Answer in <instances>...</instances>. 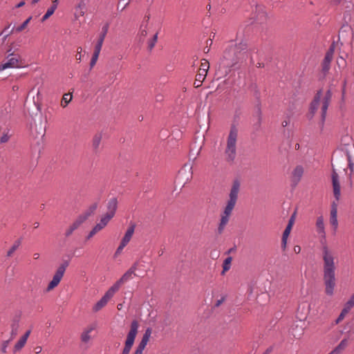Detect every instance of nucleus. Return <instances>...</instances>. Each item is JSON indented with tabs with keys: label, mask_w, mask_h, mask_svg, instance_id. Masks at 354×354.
I'll list each match as a JSON object with an SVG mask.
<instances>
[{
	"label": "nucleus",
	"mask_w": 354,
	"mask_h": 354,
	"mask_svg": "<svg viewBox=\"0 0 354 354\" xmlns=\"http://www.w3.org/2000/svg\"><path fill=\"white\" fill-rule=\"evenodd\" d=\"M138 322L133 320L131 324L130 330L129 331L124 343V346L121 354H129L131 349L135 342L136 337L138 330Z\"/></svg>",
	"instance_id": "nucleus-7"
},
{
	"label": "nucleus",
	"mask_w": 354,
	"mask_h": 354,
	"mask_svg": "<svg viewBox=\"0 0 354 354\" xmlns=\"http://www.w3.org/2000/svg\"><path fill=\"white\" fill-rule=\"evenodd\" d=\"M118 207V201L116 198H112L109 200L107 205V212L103 216L109 221L114 216Z\"/></svg>",
	"instance_id": "nucleus-15"
},
{
	"label": "nucleus",
	"mask_w": 354,
	"mask_h": 354,
	"mask_svg": "<svg viewBox=\"0 0 354 354\" xmlns=\"http://www.w3.org/2000/svg\"><path fill=\"white\" fill-rule=\"evenodd\" d=\"M39 223L38 222H35V223H34V227H35V228H37V227H39Z\"/></svg>",
	"instance_id": "nucleus-58"
},
{
	"label": "nucleus",
	"mask_w": 354,
	"mask_h": 354,
	"mask_svg": "<svg viewBox=\"0 0 354 354\" xmlns=\"http://www.w3.org/2000/svg\"><path fill=\"white\" fill-rule=\"evenodd\" d=\"M82 48L78 47L77 48V53L76 55V59L80 62L82 59Z\"/></svg>",
	"instance_id": "nucleus-46"
},
{
	"label": "nucleus",
	"mask_w": 354,
	"mask_h": 354,
	"mask_svg": "<svg viewBox=\"0 0 354 354\" xmlns=\"http://www.w3.org/2000/svg\"><path fill=\"white\" fill-rule=\"evenodd\" d=\"M293 251L296 253V254H299L300 252H301V247L299 245H295L294 246L293 248Z\"/></svg>",
	"instance_id": "nucleus-49"
},
{
	"label": "nucleus",
	"mask_w": 354,
	"mask_h": 354,
	"mask_svg": "<svg viewBox=\"0 0 354 354\" xmlns=\"http://www.w3.org/2000/svg\"><path fill=\"white\" fill-rule=\"evenodd\" d=\"M39 0H32V3L35 4L36 3H37Z\"/></svg>",
	"instance_id": "nucleus-60"
},
{
	"label": "nucleus",
	"mask_w": 354,
	"mask_h": 354,
	"mask_svg": "<svg viewBox=\"0 0 354 354\" xmlns=\"http://www.w3.org/2000/svg\"><path fill=\"white\" fill-rule=\"evenodd\" d=\"M31 19H32V17H29L26 21H24L21 24V25L17 27L15 30L18 32H21L27 26V25L28 24V23L30 21Z\"/></svg>",
	"instance_id": "nucleus-36"
},
{
	"label": "nucleus",
	"mask_w": 354,
	"mask_h": 354,
	"mask_svg": "<svg viewBox=\"0 0 354 354\" xmlns=\"http://www.w3.org/2000/svg\"><path fill=\"white\" fill-rule=\"evenodd\" d=\"M20 243L21 242L19 240L15 241V243L12 245L10 249L8 251L7 255L8 257L11 256L13 254V252L19 248Z\"/></svg>",
	"instance_id": "nucleus-37"
},
{
	"label": "nucleus",
	"mask_w": 354,
	"mask_h": 354,
	"mask_svg": "<svg viewBox=\"0 0 354 354\" xmlns=\"http://www.w3.org/2000/svg\"><path fill=\"white\" fill-rule=\"evenodd\" d=\"M239 189L240 182L238 180H236L233 182V185L229 195V199L227 202V205L224 209V211L221 214L218 227V231L220 234L223 232L225 225L227 224L230 220V215L237 201Z\"/></svg>",
	"instance_id": "nucleus-3"
},
{
	"label": "nucleus",
	"mask_w": 354,
	"mask_h": 354,
	"mask_svg": "<svg viewBox=\"0 0 354 354\" xmlns=\"http://www.w3.org/2000/svg\"><path fill=\"white\" fill-rule=\"evenodd\" d=\"M86 8V3L84 0H80L78 3L75 6V10L78 12L80 16L84 15V9Z\"/></svg>",
	"instance_id": "nucleus-29"
},
{
	"label": "nucleus",
	"mask_w": 354,
	"mask_h": 354,
	"mask_svg": "<svg viewBox=\"0 0 354 354\" xmlns=\"http://www.w3.org/2000/svg\"><path fill=\"white\" fill-rule=\"evenodd\" d=\"M68 266V261H64L59 266L53 277L52 280L48 284L46 288L47 292L51 291L59 285Z\"/></svg>",
	"instance_id": "nucleus-8"
},
{
	"label": "nucleus",
	"mask_w": 354,
	"mask_h": 354,
	"mask_svg": "<svg viewBox=\"0 0 354 354\" xmlns=\"http://www.w3.org/2000/svg\"><path fill=\"white\" fill-rule=\"evenodd\" d=\"M332 98V93L328 90L322 100V120L324 122L326 119L327 109Z\"/></svg>",
	"instance_id": "nucleus-16"
},
{
	"label": "nucleus",
	"mask_w": 354,
	"mask_h": 354,
	"mask_svg": "<svg viewBox=\"0 0 354 354\" xmlns=\"http://www.w3.org/2000/svg\"><path fill=\"white\" fill-rule=\"evenodd\" d=\"M8 137L6 135H4L1 138L0 140L1 142H6L8 141Z\"/></svg>",
	"instance_id": "nucleus-53"
},
{
	"label": "nucleus",
	"mask_w": 354,
	"mask_h": 354,
	"mask_svg": "<svg viewBox=\"0 0 354 354\" xmlns=\"http://www.w3.org/2000/svg\"><path fill=\"white\" fill-rule=\"evenodd\" d=\"M109 222V221L106 218L102 216L100 222L97 223L88 234L86 238V240L91 239L96 233L104 229Z\"/></svg>",
	"instance_id": "nucleus-17"
},
{
	"label": "nucleus",
	"mask_w": 354,
	"mask_h": 354,
	"mask_svg": "<svg viewBox=\"0 0 354 354\" xmlns=\"http://www.w3.org/2000/svg\"><path fill=\"white\" fill-rule=\"evenodd\" d=\"M354 306V293L351 296L350 299L345 304L344 308L348 310V312L352 309Z\"/></svg>",
	"instance_id": "nucleus-32"
},
{
	"label": "nucleus",
	"mask_w": 354,
	"mask_h": 354,
	"mask_svg": "<svg viewBox=\"0 0 354 354\" xmlns=\"http://www.w3.org/2000/svg\"><path fill=\"white\" fill-rule=\"evenodd\" d=\"M131 0H120L118 4L117 9L120 12L123 11L129 4Z\"/></svg>",
	"instance_id": "nucleus-33"
},
{
	"label": "nucleus",
	"mask_w": 354,
	"mask_h": 354,
	"mask_svg": "<svg viewBox=\"0 0 354 354\" xmlns=\"http://www.w3.org/2000/svg\"><path fill=\"white\" fill-rule=\"evenodd\" d=\"M84 221L78 217L77 219L70 226L68 230L66 232V236L71 235L73 232L76 230Z\"/></svg>",
	"instance_id": "nucleus-26"
},
{
	"label": "nucleus",
	"mask_w": 354,
	"mask_h": 354,
	"mask_svg": "<svg viewBox=\"0 0 354 354\" xmlns=\"http://www.w3.org/2000/svg\"><path fill=\"white\" fill-rule=\"evenodd\" d=\"M42 348L41 346H37L35 348V351L37 353H39L41 351Z\"/></svg>",
	"instance_id": "nucleus-55"
},
{
	"label": "nucleus",
	"mask_w": 354,
	"mask_h": 354,
	"mask_svg": "<svg viewBox=\"0 0 354 354\" xmlns=\"http://www.w3.org/2000/svg\"><path fill=\"white\" fill-rule=\"evenodd\" d=\"M246 48L247 45L243 41L239 43L231 41L224 51L221 65L230 68L245 59L247 57Z\"/></svg>",
	"instance_id": "nucleus-2"
},
{
	"label": "nucleus",
	"mask_w": 354,
	"mask_h": 354,
	"mask_svg": "<svg viewBox=\"0 0 354 354\" xmlns=\"http://www.w3.org/2000/svg\"><path fill=\"white\" fill-rule=\"evenodd\" d=\"M158 39V33H156L153 38L149 41L148 46L150 50H151L154 46L157 41Z\"/></svg>",
	"instance_id": "nucleus-40"
},
{
	"label": "nucleus",
	"mask_w": 354,
	"mask_h": 354,
	"mask_svg": "<svg viewBox=\"0 0 354 354\" xmlns=\"http://www.w3.org/2000/svg\"><path fill=\"white\" fill-rule=\"evenodd\" d=\"M333 167V172L331 174L332 178V185H333V192L334 197L335 198L336 201H333L331 205L330 209V223L333 227L334 232L336 231L338 226L337 221V203L341 197V191H340V182L339 177L335 168L333 164H332Z\"/></svg>",
	"instance_id": "nucleus-4"
},
{
	"label": "nucleus",
	"mask_w": 354,
	"mask_h": 354,
	"mask_svg": "<svg viewBox=\"0 0 354 354\" xmlns=\"http://www.w3.org/2000/svg\"><path fill=\"white\" fill-rule=\"evenodd\" d=\"M209 68V63L206 59H203L201 63L199 73L196 75V81L194 82L195 87H199L205 80Z\"/></svg>",
	"instance_id": "nucleus-14"
},
{
	"label": "nucleus",
	"mask_w": 354,
	"mask_h": 354,
	"mask_svg": "<svg viewBox=\"0 0 354 354\" xmlns=\"http://www.w3.org/2000/svg\"><path fill=\"white\" fill-rule=\"evenodd\" d=\"M72 99H73L72 93H65L62 97V99L61 101V106L63 108L66 107L68 106V104H69V102L72 100Z\"/></svg>",
	"instance_id": "nucleus-28"
},
{
	"label": "nucleus",
	"mask_w": 354,
	"mask_h": 354,
	"mask_svg": "<svg viewBox=\"0 0 354 354\" xmlns=\"http://www.w3.org/2000/svg\"><path fill=\"white\" fill-rule=\"evenodd\" d=\"M333 59V55L328 54L326 53V56L324 57V69L326 70L328 69L329 64Z\"/></svg>",
	"instance_id": "nucleus-35"
},
{
	"label": "nucleus",
	"mask_w": 354,
	"mask_h": 354,
	"mask_svg": "<svg viewBox=\"0 0 354 354\" xmlns=\"http://www.w3.org/2000/svg\"><path fill=\"white\" fill-rule=\"evenodd\" d=\"M238 130L233 126L231 127L227 138V144L225 149V160L228 162H233L236 157V142Z\"/></svg>",
	"instance_id": "nucleus-5"
},
{
	"label": "nucleus",
	"mask_w": 354,
	"mask_h": 354,
	"mask_svg": "<svg viewBox=\"0 0 354 354\" xmlns=\"http://www.w3.org/2000/svg\"><path fill=\"white\" fill-rule=\"evenodd\" d=\"M295 222V214H293L290 218L289 219L288 223L287 225H290V227H292V225Z\"/></svg>",
	"instance_id": "nucleus-48"
},
{
	"label": "nucleus",
	"mask_w": 354,
	"mask_h": 354,
	"mask_svg": "<svg viewBox=\"0 0 354 354\" xmlns=\"http://www.w3.org/2000/svg\"><path fill=\"white\" fill-rule=\"evenodd\" d=\"M345 86H346V81H344V86H343V89H342L343 94H344V93H345Z\"/></svg>",
	"instance_id": "nucleus-57"
},
{
	"label": "nucleus",
	"mask_w": 354,
	"mask_h": 354,
	"mask_svg": "<svg viewBox=\"0 0 354 354\" xmlns=\"http://www.w3.org/2000/svg\"><path fill=\"white\" fill-rule=\"evenodd\" d=\"M232 258L231 257H228L224 260L223 268V270L222 272V274H224L226 271L229 270L231 266Z\"/></svg>",
	"instance_id": "nucleus-31"
},
{
	"label": "nucleus",
	"mask_w": 354,
	"mask_h": 354,
	"mask_svg": "<svg viewBox=\"0 0 354 354\" xmlns=\"http://www.w3.org/2000/svg\"><path fill=\"white\" fill-rule=\"evenodd\" d=\"M99 55H100V54H97V53H93L91 62H90L91 68H93L95 65V64L97 61V59L99 57Z\"/></svg>",
	"instance_id": "nucleus-42"
},
{
	"label": "nucleus",
	"mask_w": 354,
	"mask_h": 354,
	"mask_svg": "<svg viewBox=\"0 0 354 354\" xmlns=\"http://www.w3.org/2000/svg\"><path fill=\"white\" fill-rule=\"evenodd\" d=\"M347 313H348V311L343 308L340 315H339V317H337V319L336 320V323L338 324L339 322H340L344 318L345 315Z\"/></svg>",
	"instance_id": "nucleus-43"
},
{
	"label": "nucleus",
	"mask_w": 354,
	"mask_h": 354,
	"mask_svg": "<svg viewBox=\"0 0 354 354\" xmlns=\"http://www.w3.org/2000/svg\"><path fill=\"white\" fill-rule=\"evenodd\" d=\"M341 143L345 145L342 150L345 151L348 162V167L351 171V174H352L353 172L354 167V145H352V138L349 135H346L342 137Z\"/></svg>",
	"instance_id": "nucleus-6"
},
{
	"label": "nucleus",
	"mask_w": 354,
	"mask_h": 354,
	"mask_svg": "<svg viewBox=\"0 0 354 354\" xmlns=\"http://www.w3.org/2000/svg\"><path fill=\"white\" fill-rule=\"evenodd\" d=\"M291 230L292 227H290V225H287L285 230L283 231L281 240V248L283 249V250H285L286 248L288 238V236L290 235Z\"/></svg>",
	"instance_id": "nucleus-25"
},
{
	"label": "nucleus",
	"mask_w": 354,
	"mask_h": 354,
	"mask_svg": "<svg viewBox=\"0 0 354 354\" xmlns=\"http://www.w3.org/2000/svg\"><path fill=\"white\" fill-rule=\"evenodd\" d=\"M97 207V204L93 203L82 214L80 215L79 217L84 222L89 216L93 214Z\"/></svg>",
	"instance_id": "nucleus-24"
},
{
	"label": "nucleus",
	"mask_w": 354,
	"mask_h": 354,
	"mask_svg": "<svg viewBox=\"0 0 354 354\" xmlns=\"http://www.w3.org/2000/svg\"><path fill=\"white\" fill-rule=\"evenodd\" d=\"M103 41L97 40V44H95L94 52L95 53H97V54L100 53L102 45H103Z\"/></svg>",
	"instance_id": "nucleus-41"
},
{
	"label": "nucleus",
	"mask_w": 354,
	"mask_h": 354,
	"mask_svg": "<svg viewBox=\"0 0 354 354\" xmlns=\"http://www.w3.org/2000/svg\"><path fill=\"white\" fill-rule=\"evenodd\" d=\"M21 62L19 56L11 53L7 57V60L0 63V71H3L8 68H21Z\"/></svg>",
	"instance_id": "nucleus-10"
},
{
	"label": "nucleus",
	"mask_w": 354,
	"mask_h": 354,
	"mask_svg": "<svg viewBox=\"0 0 354 354\" xmlns=\"http://www.w3.org/2000/svg\"><path fill=\"white\" fill-rule=\"evenodd\" d=\"M10 25H9L8 27L5 28L3 29V30L1 32H0V37L3 35V41H6V39L8 38V37L13 32L14 28L10 32L7 31L8 29L10 28Z\"/></svg>",
	"instance_id": "nucleus-38"
},
{
	"label": "nucleus",
	"mask_w": 354,
	"mask_h": 354,
	"mask_svg": "<svg viewBox=\"0 0 354 354\" xmlns=\"http://www.w3.org/2000/svg\"><path fill=\"white\" fill-rule=\"evenodd\" d=\"M343 0H330V3L333 5H339Z\"/></svg>",
	"instance_id": "nucleus-50"
},
{
	"label": "nucleus",
	"mask_w": 354,
	"mask_h": 354,
	"mask_svg": "<svg viewBox=\"0 0 354 354\" xmlns=\"http://www.w3.org/2000/svg\"><path fill=\"white\" fill-rule=\"evenodd\" d=\"M107 32H108V25H106L102 27V32L100 33L98 39L104 41V38L107 34Z\"/></svg>",
	"instance_id": "nucleus-39"
},
{
	"label": "nucleus",
	"mask_w": 354,
	"mask_h": 354,
	"mask_svg": "<svg viewBox=\"0 0 354 354\" xmlns=\"http://www.w3.org/2000/svg\"><path fill=\"white\" fill-rule=\"evenodd\" d=\"M144 350L140 349L139 348H136V351H134L133 354H142Z\"/></svg>",
	"instance_id": "nucleus-54"
},
{
	"label": "nucleus",
	"mask_w": 354,
	"mask_h": 354,
	"mask_svg": "<svg viewBox=\"0 0 354 354\" xmlns=\"http://www.w3.org/2000/svg\"><path fill=\"white\" fill-rule=\"evenodd\" d=\"M147 31H148V27H147V24H146L145 26L142 27L140 28V30L139 32L140 37L145 38L147 35Z\"/></svg>",
	"instance_id": "nucleus-44"
},
{
	"label": "nucleus",
	"mask_w": 354,
	"mask_h": 354,
	"mask_svg": "<svg viewBox=\"0 0 354 354\" xmlns=\"http://www.w3.org/2000/svg\"><path fill=\"white\" fill-rule=\"evenodd\" d=\"M316 231L317 234L319 235L322 239L325 240L326 239V232H325V225L324 221V217L322 216H319L317 218L316 220Z\"/></svg>",
	"instance_id": "nucleus-18"
},
{
	"label": "nucleus",
	"mask_w": 354,
	"mask_h": 354,
	"mask_svg": "<svg viewBox=\"0 0 354 354\" xmlns=\"http://www.w3.org/2000/svg\"><path fill=\"white\" fill-rule=\"evenodd\" d=\"M102 139V133H96L92 140V145L95 149H97L100 145L101 141Z\"/></svg>",
	"instance_id": "nucleus-27"
},
{
	"label": "nucleus",
	"mask_w": 354,
	"mask_h": 354,
	"mask_svg": "<svg viewBox=\"0 0 354 354\" xmlns=\"http://www.w3.org/2000/svg\"><path fill=\"white\" fill-rule=\"evenodd\" d=\"M151 333H152L151 328H147L145 330V332L142 337V339L137 347L140 349L144 350L149 340Z\"/></svg>",
	"instance_id": "nucleus-19"
},
{
	"label": "nucleus",
	"mask_w": 354,
	"mask_h": 354,
	"mask_svg": "<svg viewBox=\"0 0 354 354\" xmlns=\"http://www.w3.org/2000/svg\"><path fill=\"white\" fill-rule=\"evenodd\" d=\"M283 127H286L288 125V122L286 121H284L282 122Z\"/></svg>",
	"instance_id": "nucleus-59"
},
{
	"label": "nucleus",
	"mask_w": 354,
	"mask_h": 354,
	"mask_svg": "<svg viewBox=\"0 0 354 354\" xmlns=\"http://www.w3.org/2000/svg\"><path fill=\"white\" fill-rule=\"evenodd\" d=\"M24 4H25V2L22 1L19 2V3L16 6V7H17V8H20V7L23 6Z\"/></svg>",
	"instance_id": "nucleus-56"
},
{
	"label": "nucleus",
	"mask_w": 354,
	"mask_h": 354,
	"mask_svg": "<svg viewBox=\"0 0 354 354\" xmlns=\"http://www.w3.org/2000/svg\"><path fill=\"white\" fill-rule=\"evenodd\" d=\"M18 328H19V325L17 322H15L11 324V332H10V339L11 340H12L17 335Z\"/></svg>",
	"instance_id": "nucleus-30"
},
{
	"label": "nucleus",
	"mask_w": 354,
	"mask_h": 354,
	"mask_svg": "<svg viewBox=\"0 0 354 354\" xmlns=\"http://www.w3.org/2000/svg\"><path fill=\"white\" fill-rule=\"evenodd\" d=\"M37 257H38V254H35V258H37Z\"/></svg>",
	"instance_id": "nucleus-62"
},
{
	"label": "nucleus",
	"mask_w": 354,
	"mask_h": 354,
	"mask_svg": "<svg viewBox=\"0 0 354 354\" xmlns=\"http://www.w3.org/2000/svg\"><path fill=\"white\" fill-rule=\"evenodd\" d=\"M270 351L268 350H267L263 354H269Z\"/></svg>",
	"instance_id": "nucleus-61"
},
{
	"label": "nucleus",
	"mask_w": 354,
	"mask_h": 354,
	"mask_svg": "<svg viewBox=\"0 0 354 354\" xmlns=\"http://www.w3.org/2000/svg\"><path fill=\"white\" fill-rule=\"evenodd\" d=\"M95 329V326H90L84 329L81 335V340L84 343H88L91 339V333Z\"/></svg>",
	"instance_id": "nucleus-23"
},
{
	"label": "nucleus",
	"mask_w": 354,
	"mask_h": 354,
	"mask_svg": "<svg viewBox=\"0 0 354 354\" xmlns=\"http://www.w3.org/2000/svg\"><path fill=\"white\" fill-rule=\"evenodd\" d=\"M30 334V330H28L19 339V341L15 345V347H14L15 352H17V351H20L25 346Z\"/></svg>",
	"instance_id": "nucleus-21"
},
{
	"label": "nucleus",
	"mask_w": 354,
	"mask_h": 354,
	"mask_svg": "<svg viewBox=\"0 0 354 354\" xmlns=\"http://www.w3.org/2000/svg\"><path fill=\"white\" fill-rule=\"evenodd\" d=\"M135 226L131 225L130 226L127 230L125 232L124 236H123L120 245L117 248L115 252V257H118L122 251V250L124 248V247L129 243L131 241L133 234L134 233Z\"/></svg>",
	"instance_id": "nucleus-12"
},
{
	"label": "nucleus",
	"mask_w": 354,
	"mask_h": 354,
	"mask_svg": "<svg viewBox=\"0 0 354 354\" xmlns=\"http://www.w3.org/2000/svg\"><path fill=\"white\" fill-rule=\"evenodd\" d=\"M328 54L333 55L334 53V45H332L330 48L328 49Z\"/></svg>",
	"instance_id": "nucleus-52"
},
{
	"label": "nucleus",
	"mask_w": 354,
	"mask_h": 354,
	"mask_svg": "<svg viewBox=\"0 0 354 354\" xmlns=\"http://www.w3.org/2000/svg\"><path fill=\"white\" fill-rule=\"evenodd\" d=\"M322 97V91H319L315 95L310 107L312 114H314L318 109Z\"/></svg>",
	"instance_id": "nucleus-22"
},
{
	"label": "nucleus",
	"mask_w": 354,
	"mask_h": 354,
	"mask_svg": "<svg viewBox=\"0 0 354 354\" xmlns=\"http://www.w3.org/2000/svg\"><path fill=\"white\" fill-rule=\"evenodd\" d=\"M348 341L347 339H343L339 344L335 346L330 353L328 354H341L347 347Z\"/></svg>",
	"instance_id": "nucleus-20"
},
{
	"label": "nucleus",
	"mask_w": 354,
	"mask_h": 354,
	"mask_svg": "<svg viewBox=\"0 0 354 354\" xmlns=\"http://www.w3.org/2000/svg\"><path fill=\"white\" fill-rule=\"evenodd\" d=\"M116 292L110 287L104 296L93 306V311L96 313L104 307Z\"/></svg>",
	"instance_id": "nucleus-11"
},
{
	"label": "nucleus",
	"mask_w": 354,
	"mask_h": 354,
	"mask_svg": "<svg viewBox=\"0 0 354 354\" xmlns=\"http://www.w3.org/2000/svg\"><path fill=\"white\" fill-rule=\"evenodd\" d=\"M304 173V168L301 165H297L290 174V182L293 187H296L302 178Z\"/></svg>",
	"instance_id": "nucleus-13"
},
{
	"label": "nucleus",
	"mask_w": 354,
	"mask_h": 354,
	"mask_svg": "<svg viewBox=\"0 0 354 354\" xmlns=\"http://www.w3.org/2000/svg\"><path fill=\"white\" fill-rule=\"evenodd\" d=\"M225 299V297H222L220 299H218L215 304L216 307H218Z\"/></svg>",
	"instance_id": "nucleus-47"
},
{
	"label": "nucleus",
	"mask_w": 354,
	"mask_h": 354,
	"mask_svg": "<svg viewBox=\"0 0 354 354\" xmlns=\"http://www.w3.org/2000/svg\"><path fill=\"white\" fill-rule=\"evenodd\" d=\"M50 15H48V13H45V15L42 17L41 18V21L44 22L45 21L46 19H48L49 17H50Z\"/></svg>",
	"instance_id": "nucleus-51"
},
{
	"label": "nucleus",
	"mask_w": 354,
	"mask_h": 354,
	"mask_svg": "<svg viewBox=\"0 0 354 354\" xmlns=\"http://www.w3.org/2000/svg\"><path fill=\"white\" fill-rule=\"evenodd\" d=\"M57 6H58V0H53L52 5L50 6V8H48L46 13H48V15H50V16H51L55 11V10L57 9Z\"/></svg>",
	"instance_id": "nucleus-34"
},
{
	"label": "nucleus",
	"mask_w": 354,
	"mask_h": 354,
	"mask_svg": "<svg viewBox=\"0 0 354 354\" xmlns=\"http://www.w3.org/2000/svg\"><path fill=\"white\" fill-rule=\"evenodd\" d=\"M139 263H135L122 277L111 287L115 291L118 292L120 286L125 282L133 279V276H136V271L138 269Z\"/></svg>",
	"instance_id": "nucleus-9"
},
{
	"label": "nucleus",
	"mask_w": 354,
	"mask_h": 354,
	"mask_svg": "<svg viewBox=\"0 0 354 354\" xmlns=\"http://www.w3.org/2000/svg\"><path fill=\"white\" fill-rule=\"evenodd\" d=\"M322 251L325 292L327 295L332 296L336 285L335 257L333 251L326 244L323 245Z\"/></svg>",
	"instance_id": "nucleus-1"
},
{
	"label": "nucleus",
	"mask_w": 354,
	"mask_h": 354,
	"mask_svg": "<svg viewBox=\"0 0 354 354\" xmlns=\"http://www.w3.org/2000/svg\"><path fill=\"white\" fill-rule=\"evenodd\" d=\"M12 340L10 339H8V340H5L2 342V344H1V351L3 353H6L7 351V348L10 344V342H11Z\"/></svg>",
	"instance_id": "nucleus-45"
}]
</instances>
